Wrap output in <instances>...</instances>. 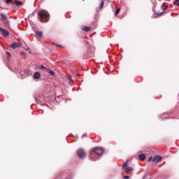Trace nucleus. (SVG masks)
Here are the masks:
<instances>
[{
	"label": "nucleus",
	"mask_w": 179,
	"mask_h": 179,
	"mask_svg": "<svg viewBox=\"0 0 179 179\" xmlns=\"http://www.w3.org/2000/svg\"><path fill=\"white\" fill-rule=\"evenodd\" d=\"M38 16L41 23H47L50 20V14L46 10H40L38 12Z\"/></svg>",
	"instance_id": "f257e3e1"
},
{
	"label": "nucleus",
	"mask_w": 179,
	"mask_h": 179,
	"mask_svg": "<svg viewBox=\"0 0 179 179\" xmlns=\"http://www.w3.org/2000/svg\"><path fill=\"white\" fill-rule=\"evenodd\" d=\"M92 152H91L90 155V159H93V155H94V153L98 156H101V155L104 153V150H103V148H101L96 147L92 149Z\"/></svg>",
	"instance_id": "f03ea898"
},
{
	"label": "nucleus",
	"mask_w": 179,
	"mask_h": 179,
	"mask_svg": "<svg viewBox=\"0 0 179 179\" xmlns=\"http://www.w3.org/2000/svg\"><path fill=\"white\" fill-rule=\"evenodd\" d=\"M77 156H78L80 159H83L86 157V152H85V150L83 148H80L77 150Z\"/></svg>",
	"instance_id": "7ed1b4c3"
},
{
	"label": "nucleus",
	"mask_w": 179,
	"mask_h": 179,
	"mask_svg": "<svg viewBox=\"0 0 179 179\" xmlns=\"http://www.w3.org/2000/svg\"><path fill=\"white\" fill-rule=\"evenodd\" d=\"M128 160L123 164L122 169L125 171V173H131L133 171L134 169L132 167L127 166H128Z\"/></svg>",
	"instance_id": "20e7f679"
},
{
	"label": "nucleus",
	"mask_w": 179,
	"mask_h": 179,
	"mask_svg": "<svg viewBox=\"0 0 179 179\" xmlns=\"http://www.w3.org/2000/svg\"><path fill=\"white\" fill-rule=\"evenodd\" d=\"M162 160H163V157H160V155H155L152 159V162L155 163H159Z\"/></svg>",
	"instance_id": "39448f33"
},
{
	"label": "nucleus",
	"mask_w": 179,
	"mask_h": 179,
	"mask_svg": "<svg viewBox=\"0 0 179 179\" xmlns=\"http://www.w3.org/2000/svg\"><path fill=\"white\" fill-rule=\"evenodd\" d=\"M0 31L4 37H8V36H9V31L3 28L0 27Z\"/></svg>",
	"instance_id": "423d86ee"
},
{
	"label": "nucleus",
	"mask_w": 179,
	"mask_h": 179,
	"mask_svg": "<svg viewBox=\"0 0 179 179\" xmlns=\"http://www.w3.org/2000/svg\"><path fill=\"white\" fill-rule=\"evenodd\" d=\"M10 47L13 48V50H15V48H18L19 47H22V43H12Z\"/></svg>",
	"instance_id": "0eeeda50"
},
{
	"label": "nucleus",
	"mask_w": 179,
	"mask_h": 179,
	"mask_svg": "<svg viewBox=\"0 0 179 179\" xmlns=\"http://www.w3.org/2000/svg\"><path fill=\"white\" fill-rule=\"evenodd\" d=\"M138 158L141 160V162H145V160H146V155L145 154H140L138 155Z\"/></svg>",
	"instance_id": "6e6552de"
},
{
	"label": "nucleus",
	"mask_w": 179,
	"mask_h": 179,
	"mask_svg": "<svg viewBox=\"0 0 179 179\" xmlns=\"http://www.w3.org/2000/svg\"><path fill=\"white\" fill-rule=\"evenodd\" d=\"M41 77V74L38 72H35L34 73V79H40V78Z\"/></svg>",
	"instance_id": "1a4fd4ad"
},
{
	"label": "nucleus",
	"mask_w": 179,
	"mask_h": 179,
	"mask_svg": "<svg viewBox=\"0 0 179 179\" xmlns=\"http://www.w3.org/2000/svg\"><path fill=\"white\" fill-rule=\"evenodd\" d=\"M83 30H84V31H90V30H92V27L84 26L83 27Z\"/></svg>",
	"instance_id": "9d476101"
},
{
	"label": "nucleus",
	"mask_w": 179,
	"mask_h": 179,
	"mask_svg": "<svg viewBox=\"0 0 179 179\" xmlns=\"http://www.w3.org/2000/svg\"><path fill=\"white\" fill-rule=\"evenodd\" d=\"M13 5H15L16 6H20V5H22V3H23V2L15 1H13Z\"/></svg>",
	"instance_id": "9b49d317"
},
{
	"label": "nucleus",
	"mask_w": 179,
	"mask_h": 179,
	"mask_svg": "<svg viewBox=\"0 0 179 179\" xmlns=\"http://www.w3.org/2000/svg\"><path fill=\"white\" fill-rule=\"evenodd\" d=\"M47 72H48V73H50V75H51L52 76H54V75H55V72H54L51 69H48Z\"/></svg>",
	"instance_id": "f8f14e48"
},
{
	"label": "nucleus",
	"mask_w": 179,
	"mask_h": 179,
	"mask_svg": "<svg viewBox=\"0 0 179 179\" xmlns=\"http://www.w3.org/2000/svg\"><path fill=\"white\" fill-rule=\"evenodd\" d=\"M1 17L3 20H7L8 19V17L5 14H1Z\"/></svg>",
	"instance_id": "ddd939ff"
},
{
	"label": "nucleus",
	"mask_w": 179,
	"mask_h": 179,
	"mask_svg": "<svg viewBox=\"0 0 179 179\" xmlns=\"http://www.w3.org/2000/svg\"><path fill=\"white\" fill-rule=\"evenodd\" d=\"M103 8H104V0L101 1L99 9H103Z\"/></svg>",
	"instance_id": "4468645a"
},
{
	"label": "nucleus",
	"mask_w": 179,
	"mask_h": 179,
	"mask_svg": "<svg viewBox=\"0 0 179 179\" xmlns=\"http://www.w3.org/2000/svg\"><path fill=\"white\" fill-rule=\"evenodd\" d=\"M36 34L38 37H43V32L41 31H36Z\"/></svg>",
	"instance_id": "2eb2a0df"
},
{
	"label": "nucleus",
	"mask_w": 179,
	"mask_h": 179,
	"mask_svg": "<svg viewBox=\"0 0 179 179\" xmlns=\"http://www.w3.org/2000/svg\"><path fill=\"white\" fill-rule=\"evenodd\" d=\"M20 55H22V58H23L24 59H25L26 55H27L26 52H22L20 53Z\"/></svg>",
	"instance_id": "dca6fc26"
},
{
	"label": "nucleus",
	"mask_w": 179,
	"mask_h": 179,
	"mask_svg": "<svg viewBox=\"0 0 179 179\" xmlns=\"http://www.w3.org/2000/svg\"><path fill=\"white\" fill-rule=\"evenodd\" d=\"M164 13V12H162V13L155 12V15L157 16H162V15H163Z\"/></svg>",
	"instance_id": "f3484780"
},
{
	"label": "nucleus",
	"mask_w": 179,
	"mask_h": 179,
	"mask_svg": "<svg viewBox=\"0 0 179 179\" xmlns=\"http://www.w3.org/2000/svg\"><path fill=\"white\" fill-rule=\"evenodd\" d=\"M4 24L6 27H9V20H6Z\"/></svg>",
	"instance_id": "a211bd4d"
},
{
	"label": "nucleus",
	"mask_w": 179,
	"mask_h": 179,
	"mask_svg": "<svg viewBox=\"0 0 179 179\" xmlns=\"http://www.w3.org/2000/svg\"><path fill=\"white\" fill-rule=\"evenodd\" d=\"M40 69H45V71H48V69L45 68V66L41 65L40 67H39Z\"/></svg>",
	"instance_id": "6ab92c4d"
},
{
	"label": "nucleus",
	"mask_w": 179,
	"mask_h": 179,
	"mask_svg": "<svg viewBox=\"0 0 179 179\" xmlns=\"http://www.w3.org/2000/svg\"><path fill=\"white\" fill-rule=\"evenodd\" d=\"M164 7H165V8H163V10H166L168 8V6H166V3H164L163 5H162V8H164Z\"/></svg>",
	"instance_id": "aec40b11"
},
{
	"label": "nucleus",
	"mask_w": 179,
	"mask_h": 179,
	"mask_svg": "<svg viewBox=\"0 0 179 179\" xmlns=\"http://www.w3.org/2000/svg\"><path fill=\"white\" fill-rule=\"evenodd\" d=\"M120 8H117L115 13V16H117V15H118V13H120Z\"/></svg>",
	"instance_id": "412c9836"
},
{
	"label": "nucleus",
	"mask_w": 179,
	"mask_h": 179,
	"mask_svg": "<svg viewBox=\"0 0 179 179\" xmlns=\"http://www.w3.org/2000/svg\"><path fill=\"white\" fill-rule=\"evenodd\" d=\"M173 4H174V5L177 4V6H179V0H176V1L173 2Z\"/></svg>",
	"instance_id": "4be33fe9"
},
{
	"label": "nucleus",
	"mask_w": 179,
	"mask_h": 179,
	"mask_svg": "<svg viewBox=\"0 0 179 179\" xmlns=\"http://www.w3.org/2000/svg\"><path fill=\"white\" fill-rule=\"evenodd\" d=\"M6 3H10V2H13V0H6Z\"/></svg>",
	"instance_id": "5701e85b"
},
{
	"label": "nucleus",
	"mask_w": 179,
	"mask_h": 179,
	"mask_svg": "<svg viewBox=\"0 0 179 179\" xmlns=\"http://www.w3.org/2000/svg\"><path fill=\"white\" fill-rule=\"evenodd\" d=\"M153 162V159H152V157H150L149 159H148V162Z\"/></svg>",
	"instance_id": "b1692460"
},
{
	"label": "nucleus",
	"mask_w": 179,
	"mask_h": 179,
	"mask_svg": "<svg viewBox=\"0 0 179 179\" xmlns=\"http://www.w3.org/2000/svg\"><path fill=\"white\" fill-rule=\"evenodd\" d=\"M6 54H7V55H8V57H10V53L9 52H6Z\"/></svg>",
	"instance_id": "393cba45"
},
{
	"label": "nucleus",
	"mask_w": 179,
	"mask_h": 179,
	"mask_svg": "<svg viewBox=\"0 0 179 179\" xmlns=\"http://www.w3.org/2000/svg\"><path fill=\"white\" fill-rule=\"evenodd\" d=\"M124 178H125V179H129V176H124Z\"/></svg>",
	"instance_id": "a878e982"
},
{
	"label": "nucleus",
	"mask_w": 179,
	"mask_h": 179,
	"mask_svg": "<svg viewBox=\"0 0 179 179\" xmlns=\"http://www.w3.org/2000/svg\"><path fill=\"white\" fill-rule=\"evenodd\" d=\"M57 47H60V48H64V47H62V45H57Z\"/></svg>",
	"instance_id": "bb28decb"
},
{
	"label": "nucleus",
	"mask_w": 179,
	"mask_h": 179,
	"mask_svg": "<svg viewBox=\"0 0 179 179\" xmlns=\"http://www.w3.org/2000/svg\"><path fill=\"white\" fill-rule=\"evenodd\" d=\"M29 70H25V73H29Z\"/></svg>",
	"instance_id": "cd10ccee"
},
{
	"label": "nucleus",
	"mask_w": 179,
	"mask_h": 179,
	"mask_svg": "<svg viewBox=\"0 0 179 179\" xmlns=\"http://www.w3.org/2000/svg\"><path fill=\"white\" fill-rule=\"evenodd\" d=\"M69 80H72V78L69 77Z\"/></svg>",
	"instance_id": "c85d7f7f"
},
{
	"label": "nucleus",
	"mask_w": 179,
	"mask_h": 179,
	"mask_svg": "<svg viewBox=\"0 0 179 179\" xmlns=\"http://www.w3.org/2000/svg\"><path fill=\"white\" fill-rule=\"evenodd\" d=\"M166 1H170V0H166Z\"/></svg>",
	"instance_id": "c756f323"
}]
</instances>
